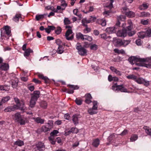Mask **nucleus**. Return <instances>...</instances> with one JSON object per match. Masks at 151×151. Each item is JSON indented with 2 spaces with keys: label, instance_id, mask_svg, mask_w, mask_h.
Masks as SVG:
<instances>
[{
  "label": "nucleus",
  "instance_id": "09e8293b",
  "mask_svg": "<svg viewBox=\"0 0 151 151\" xmlns=\"http://www.w3.org/2000/svg\"><path fill=\"white\" fill-rule=\"evenodd\" d=\"M56 44L58 46L62 45H65V44L63 43L61 41L60 39H57L56 40Z\"/></svg>",
  "mask_w": 151,
  "mask_h": 151
},
{
  "label": "nucleus",
  "instance_id": "49530a36",
  "mask_svg": "<svg viewBox=\"0 0 151 151\" xmlns=\"http://www.w3.org/2000/svg\"><path fill=\"white\" fill-rule=\"evenodd\" d=\"M10 99V97L9 96H6L3 98L1 99L2 101L4 103L8 101Z\"/></svg>",
  "mask_w": 151,
  "mask_h": 151
},
{
  "label": "nucleus",
  "instance_id": "680f3d73",
  "mask_svg": "<svg viewBox=\"0 0 151 151\" xmlns=\"http://www.w3.org/2000/svg\"><path fill=\"white\" fill-rule=\"evenodd\" d=\"M38 77L40 78L43 79L45 81L46 80L47 78L46 77H44L43 75L41 74H39L38 75Z\"/></svg>",
  "mask_w": 151,
  "mask_h": 151
},
{
  "label": "nucleus",
  "instance_id": "69168bd1",
  "mask_svg": "<svg viewBox=\"0 0 151 151\" xmlns=\"http://www.w3.org/2000/svg\"><path fill=\"white\" fill-rule=\"evenodd\" d=\"M114 2V0H110L109 4L107 7H109V9H111L113 7V3Z\"/></svg>",
  "mask_w": 151,
  "mask_h": 151
},
{
  "label": "nucleus",
  "instance_id": "f704fd0d",
  "mask_svg": "<svg viewBox=\"0 0 151 151\" xmlns=\"http://www.w3.org/2000/svg\"><path fill=\"white\" fill-rule=\"evenodd\" d=\"M14 144V145H17L19 146H21L24 145V143L23 141L18 140L15 142Z\"/></svg>",
  "mask_w": 151,
  "mask_h": 151
},
{
  "label": "nucleus",
  "instance_id": "473e14b6",
  "mask_svg": "<svg viewBox=\"0 0 151 151\" xmlns=\"http://www.w3.org/2000/svg\"><path fill=\"white\" fill-rule=\"evenodd\" d=\"M96 110H94L93 108L89 109L88 110V113L91 115H93L94 114H96L97 113Z\"/></svg>",
  "mask_w": 151,
  "mask_h": 151
},
{
  "label": "nucleus",
  "instance_id": "393cba45",
  "mask_svg": "<svg viewBox=\"0 0 151 151\" xmlns=\"http://www.w3.org/2000/svg\"><path fill=\"white\" fill-rule=\"evenodd\" d=\"M91 22V19H87L86 18H84L82 20V23L83 26H87L86 23H89Z\"/></svg>",
  "mask_w": 151,
  "mask_h": 151
},
{
  "label": "nucleus",
  "instance_id": "20e7f679",
  "mask_svg": "<svg viewBox=\"0 0 151 151\" xmlns=\"http://www.w3.org/2000/svg\"><path fill=\"white\" fill-rule=\"evenodd\" d=\"M111 89L116 92L120 91L122 92H129L127 89L123 86V85H117L116 83L115 84L112 86Z\"/></svg>",
  "mask_w": 151,
  "mask_h": 151
},
{
  "label": "nucleus",
  "instance_id": "c756f323",
  "mask_svg": "<svg viewBox=\"0 0 151 151\" xmlns=\"http://www.w3.org/2000/svg\"><path fill=\"white\" fill-rule=\"evenodd\" d=\"M84 35H83L81 32H78L76 34V37L78 39H81L82 40H84Z\"/></svg>",
  "mask_w": 151,
  "mask_h": 151
},
{
  "label": "nucleus",
  "instance_id": "7ed1b4c3",
  "mask_svg": "<svg viewBox=\"0 0 151 151\" xmlns=\"http://www.w3.org/2000/svg\"><path fill=\"white\" fill-rule=\"evenodd\" d=\"M40 92L38 91H34L33 93L31 94V99L30 101L29 106L31 108L33 107L36 103L38 99L40 97Z\"/></svg>",
  "mask_w": 151,
  "mask_h": 151
},
{
  "label": "nucleus",
  "instance_id": "1a4fd4ad",
  "mask_svg": "<svg viewBox=\"0 0 151 151\" xmlns=\"http://www.w3.org/2000/svg\"><path fill=\"white\" fill-rule=\"evenodd\" d=\"M73 32L71 29H68L66 32L65 37L66 39L68 40H70L73 38V35L72 34Z\"/></svg>",
  "mask_w": 151,
  "mask_h": 151
},
{
  "label": "nucleus",
  "instance_id": "13d9d810",
  "mask_svg": "<svg viewBox=\"0 0 151 151\" xmlns=\"http://www.w3.org/2000/svg\"><path fill=\"white\" fill-rule=\"evenodd\" d=\"M8 88H7L6 86H3L0 85V91H7Z\"/></svg>",
  "mask_w": 151,
  "mask_h": 151
},
{
  "label": "nucleus",
  "instance_id": "9d476101",
  "mask_svg": "<svg viewBox=\"0 0 151 151\" xmlns=\"http://www.w3.org/2000/svg\"><path fill=\"white\" fill-rule=\"evenodd\" d=\"M36 146L35 148V151H43L45 150V146L42 142H39Z\"/></svg>",
  "mask_w": 151,
  "mask_h": 151
},
{
  "label": "nucleus",
  "instance_id": "aec40b11",
  "mask_svg": "<svg viewBox=\"0 0 151 151\" xmlns=\"http://www.w3.org/2000/svg\"><path fill=\"white\" fill-rule=\"evenodd\" d=\"M33 52L32 50L30 48L26 50L24 52V55L25 57H27L29 56L31 53Z\"/></svg>",
  "mask_w": 151,
  "mask_h": 151
},
{
  "label": "nucleus",
  "instance_id": "864d4df0",
  "mask_svg": "<svg viewBox=\"0 0 151 151\" xmlns=\"http://www.w3.org/2000/svg\"><path fill=\"white\" fill-rule=\"evenodd\" d=\"M143 6L145 9H147L149 6V4L147 3H143L142 5L141 6L139 7V9L141 10H142V9L141 8V7Z\"/></svg>",
  "mask_w": 151,
  "mask_h": 151
},
{
  "label": "nucleus",
  "instance_id": "a19ab883",
  "mask_svg": "<svg viewBox=\"0 0 151 151\" xmlns=\"http://www.w3.org/2000/svg\"><path fill=\"white\" fill-rule=\"evenodd\" d=\"M131 42L130 40H123V46L124 47H126Z\"/></svg>",
  "mask_w": 151,
  "mask_h": 151
},
{
  "label": "nucleus",
  "instance_id": "39448f33",
  "mask_svg": "<svg viewBox=\"0 0 151 151\" xmlns=\"http://www.w3.org/2000/svg\"><path fill=\"white\" fill-rule=\"evenodd\" d=\"M76 48L78 50V52L80 55L81 56L86 55L87 50L82 47L80 43H77L76 45Z\"/></svg>",
  "mask_w": 151,
  "mask_h": 151
},
{
  "label": "nucleus",
  "instance_id": "bf43d9fd",
  "mask_svg": "<svg viewBox=\"0 0 151 151\" xmlns=\"http://www.w3.org/2000/svg\"><path fill=\"white\" fill-rule=\"evenodd\" d=\"M97 46L95 44H93L90 46V49L91 50H96L97 49Z\"/></svg>",
  "mask_w": 151,
  "mask_h": 151
},
{
  "label": "nucleus",
  "instance_id": "052dcab7",
  "mask_svg": "<svg viewBox=\"0 0 151 151\" xmlns=\"http://www.w3.org/2000/svg\"><path fill=\"white\" fill-rule=\"evenodd\" d=\"M27 88L28 89L31 91H33L35 88L34 86L30 85H28Z\"/></svg>",
  "mask_w": 151,
  "mask_h": 151
},
{
  "label": "nucleus",
  "instance_id": "79ce46f5",
  "mask_svg": "<svg viewBox=\"0 0 151 151\" xmlns=\"http://www.w3.org/2000/svg\"><path fill=\"white\" fill-rule=\"evenodd\" d=\"M93 106L92 108L94 110H97V102L96 101H94L93 102Z\"/></svg>",
  "mask_w": 151,
  "mask_h": 151
},
{
  "label": "nucleus",
  "instance_id": "0eeeda50",
  "mask_svg": "<svg viewBox=\"0 0 151 151\" xmlns=\"http://www.w3.org/2000/svg\"><path fill=\"white\" fill-rule=\"evenodd\" d=\"M58 133V132L57 130H54L50 134V136L49 137V139L50 143L52 145L55 144V136Z\"/></svg>",
  "mask_w": 151,
  "mask_h": 151
},
{
  "label": "nucleus",
  "instance_id": "774afa93",
  "mask_svg": "<svg viewBox=\"0 0 151 151\" xmlns=\"http://www.w3.org/2000/svg\"><path fill=\"white\" fill-rule=\"evenodd\" d=\"M136 43L137 45H140L142 44L141 40L140 39H138L136 41Z\"/></svg>",
  "mask_w": 151,
  "mask_h": 151
},
{
  "label": "nucleus",
  "instance_id": "e433bc0d",
  "mask_svg": "<svg viewBox=\"0 0 151 151\" xmlns=\"http://www.w3.org/2000/svg\"><path fill=\"white\" fill-rule=\"evenodd\" d=\"M64 51L62 45L58 46L57 52L59 54H61Z\"/></svg>",
  "mask_w": 151,
  "mask_h": 151
},
{
  "label": "nucleus",
  "instance_id": "e2e57ef3",
  "mask_svg": "<svg viewBox=\"0 0 151 151\" xmlns=\"http://www.w3.org/2000/svg\"><path fill=\"white\" fill-rule=\"evenodd\" d=\"M68 86H69L70 88H73V89H77L79 87L77 86H74L73 85H69Z\"/></svg>",
  "mask_w": 151,
  "mask_h": 151
},
{
  "label": "nucleus",
  "instance_id": "f8f14e48",
  "mask_svg": "<svg viewBox=\"0 0 151 151\" xmlns=\"http://www.w3.org/2000/svg\"><path fill=\"white\" fill-rule=\"evenodd\" d=\"M116 35L119 37H125L127 35V30L125 29L119 30L117 32Z\"/></svg>",
  "mask_w": 151,
  "mask_h": 151
},
{
  "label": "nucleus",
  "instance_id": "2eb2a0df",
  "mask_svg": "<svg viewBox=\"0 0 151 151\" xmlns=\"http://www.w3.org/2000/svg\"><path fill=\"white\" fill-rule=\"evenodd\" d=\"M80 118V116L78 115L75 114L72 116V120L75 124H78V119Z\"/></svg>",
  "mask_w": 151,
  "mask_h": 151
},
{
  "label": "nucleus",
  "instance_id": "4be33fe9",
  "mask_svg": "<svg viewBox=\"0 0 151 151\" xmlns=\"http://www.w3.org/2000/svg\"><path fill=\"white\" fill-rule=\"evenodd\" d=\"M9 68V65L8 64L4 63L2 64L1 65L0 68L4 70H7Z\"/></svg>",
  "mask_w": 151,
  "mask_h": 151
},
{
  "label": "nucleus",
  "instance_id": "338daca9",
  "mask_svg": "<svg viewBox=\"0 0 151 151\" xmlns=\"http://www.w3.org/2000/svg\"><path fill=\"white\" fill-rule=\"evenodd\" d=\"M67 4L64 0H62L61 2V6L63 7H66L67 6Z\"/></svg>",
  "mask_w": 151,
  "mask_h": 151
},
{
  "label": "nucleus",
  "instance_id": "6e6d98bb",
  "mask_svg": "<svg viewBox=\"0 0 151 151\" xmlns=\"http://www.w3.org/2000/svg\"><path fill=\"white\" fill-rule=\"evenodd\" d=\"M64 22L65 24H68L70 23V20L67 18H65Z\"/></svg>",
  "mask_w": 151,
  "mask_h": 151
},
{
  "label": "nucleus",
  "instance_id": "f3484780",
  "mask_svg": "<svg viewBox=\"0 0 151 151\" xmlns=\"http://www.w3.org/2000/svg\"><path fill=\"white\" fill-rule=\"evenodd\" d=\"M21 18V14H17L15 16H14L13 18V20L16 22H18L19 21V19Z\"/></svg>",
  "mask_w": 151,
  "mask_h": 151
},
{
  "label": "nucleus",
  "instance_id": "c9c22d12",
  "mask_svg": "<svg viewBox=\"0 0 151 151\" xmlns=\"http://www.w3.org/2000/svg\"><path fill=\"white\" fill-rule=\"evenodd\" d=\"M116 45L117 46H123V40L120 39H117L116 41Z\"/></svg>",
  "mask_w": 151,
  "mask_h": 151
},
{
  "label": "nucleus",
  "instance_id": "37998d69",
  "mask_svg": "<svg viewBox=\"0 0 151 151\" xmlns=\"http://www.w3.org/2000/svg\"><path fill=\"white\" fill-rule=\"evenodd\" d=\"M75 129L71 128L70 130L66 131L65 132V136H67L69 134L71 133H76V132L72 130L73 129Z\"/></svg>",
  "mask_w": 151,
  "mask_h": 151
},
{
  "label": "nucleus",
  "instance_id": "58836bf2",
  "mask_svg": "<svg viewBox=\"0 0 151 151\" xmlns=\"http://www.w3.org/2000/svg\"><path fill=\"white\" fill-rule=\"evenodd\" d=\"M93 39L91 37L87 35H84V40H87L89 41H91Z\"/></svg>",
  "mask_w": 151,
  "mask_h": 151
},
{
  "label": "nucleus",
  "instance_id": "c85d7f7f",
  "mask_svg": "<svg viewBox=\"0 0 151 151\" xmlns=\"http://www.w3.org/2000/svg\"><path fill=\"white\" fill-rule=\"evenodd\" d=\"M116 135L115 134H113L110 135L108 138V140L109 142H111L113 139L116 137Z\"/></svg>",
  "mask_w": 151,
  "mask_h": 151
},
{
  "label": "nucleus",
  "instance_id": "dca6fc26",
  "mask_svg": "<svg viewBox=\"0 0 151 151\" xmlns=\"http://www.w3.org/2000/svg\"><path fill=\"white\" fill-rule=\"evenodd\" d=\"M32 119L34 120V121L37 123H40L42 124L44 123V120L39 117L36 118L33 117Z\"/></svg>",
  "mask_w": 151,
  "mask_h": 151
},
{
  "label": "nucleus",
  "instance_id": "423d86ee",
  "mask_svg": "<svg viewBox=\"0 0 151 151\" xmlns=\"http://www.w3.org/2000/svg\"><path fill=\"white\" fill-rule=\"evenodd\" d=\"M135 82L139 84H144L146 86H148L150 84L149 81L141 77H137Z\"/></svg>",
  "mask_w": 151,
  "mask_h": 151
},
{
  "label": "nucleus",
  "instance_id": "5701e85b",
  "mask_svg": "<svg viewBox=\"0 0 151 151\" xmlns=\"http://www.w3.org/2000/svg\"><path fill=\"white\" fill-rule=\"evenodd\" d=\"M100 144V140L98 138L93 140L92 145L95 147H97Z\"/></svg>",
  "mask_w": 151,
  "mask_h": 151
},
{
  "label": "nucleus",
  "instance_id": "bb28decb",
  "mask_svg": "<svg viewBox=\"0 0 151 151\" xmlns=\"http://www.w3.org/2000/svg\"><path fill=\"white\" fill-rule=\"evenodd\" d=\"M47 15L46 14H37L36 16L35 19L37 21H39L40 19H43L44 16Z\"/></svg>",
  "mask_w": 151,
  "mask_h": 151
},
{
  "label": "nucleus",
  "instance_id": "6e6552de",
  "mask_svg": "<svg viewBox=\"0 0 151 151\" xmlns=\"http://www.w3.org/2000/svg\"><path fill=\"white\" fill-rule=\"evenodd\" d=\"M47 126L46 125L43 126L41 129V131L44 132H46L49 131L52 128L53 125V123L52 121H50V123L47 124Z\"/></svg>",
  "mask_w": 151,
  "mask_h": 151
},
{
  "label": "nucleus",
  "instance_id": "c03bdc74",
  "mask_svg": "<svg viewBox=\"0 0 151 151\" xmlns=\"http://www.w3.org/2000/svg\"><path fill=\"white\" fill-rule=\"evenodd\" d=\"M149 20L148 19L145 20L142 19L141 21V23L143 25H146L148 24Z\"/></svg>",
  "mask_w": 151,
  "mask_h": 151
},
{
  "label": "nucleus",
  "instance_id": "de8ad7c7",
  "mask_svg": "<svg viewBox=\"0 0 151 151\" xmlns=\"http://www.w3.org/2000/svg\"><path fill=\"white\" fill-rule=\"evenodd\" d=\"M41 106L44 109L46 108L47 106V104L45 101H42L41 103Z\"/></svg>",
  "mask_w": 151,
  "mask_h": 151
},
{
  "label": "nucleus",
  "instance_id": "f03ea898",
  "mask_svg": "<svg viewBox=\"0 0 151 151\" xmlns=\"http://www.w3.org/2000/svg\"><path fill=\"white\" fill-rule=\"evenodd\" d=\"M13 118L15 122H18L20 125H24L27 122L26 118L22 117L20 114L17 112L13 115Z\"/></svg>",
  "mask_w": 151,
  "mask_h": 151
},
{
  "label": "nucleus",
  "instance_id": "4468645a",
  "mask_svg": "<svg viewBox=\"0 0 151 151\" xmlns=\"http://www.w3.org/2000/svg\"><path fill=\"white\" fill-rule=\"evenodd\" d=\"M18 79L16 78L14 80H11L10 83L13 88H16L18 86Z\"/></svg>",
  "mask_w": 151,
  "mask_h": 151
},
{
  "label": "nucleus",
  "instance_id": "72a5a7b5",
  "mask_svg": "<svg viewBox=\"0 0 151 151\" xmlns=\"http://www.w3.org/2000/svg\"><path fill=\"white\" fill-rule=\"evenodd\" d=\"M98 23L103 26H105L106 24V21L105 19H99L98 20Z\"/></svg>",
  "mask_w": 151,
  "mask_h": 151
},
{
  "label": "nucleus",
  "instance_id": "9b49d317",
  "mask_svg": "<svg viewBox=\"0 0 151 151\" xmlns=\"http://www.w3.org/2000/svg\"><path fill=\"white\" fill-rule=\"evenodd\" d=\"M14 105L16 109H19L22 111L26 109L24 103L23 101H20L19 104H17V105Z\"/></svg>",
  "mask_w": 151,
  "mask_h": 151
},
{
  "label": "nucleus",
  "instance_id": "3c124183",
  "mask_svg": "<svg viewBox=\"0 0 151 151\" xmlns=\"http://www.w3.org/2000/svg\"><path fill=\"white\" fill-rule=\"evenodd\" d=\"M99 37L101 38L104 40L107 39L106 34L105 33L100 34L99 35Z\"/></svg>",
  "mask_w": 151,
  "mask_h": 151
},
{
  "label": "nucleus",
  "instance_id": "4d7b16f0",
  "mask_svg": "<svg viewBox=\"0 0 151 151\" xmlns=\"http://www.w3.org/2000/svg\"><path fill=\"white\" fill-rule=\"evenodd\" d=\"M61 32V29L60 27L57 28L56 30H55V33L57 35L59 34Z\"/></svg>",
  "mask_w": 151,
  "mask_h": 151
},
{
  "label": "nucleus",
  "instance_id": "7c9ffc66",
  "mask_svg": "<svg viewBox=\"0 0 151 151\" xmlns=\"http://www.w3.org/2000/svg\"><path fill=\"white\" fill-rule=\"evenodd\" d=\"M127 78L129 79H132L135 81L137 76L133 74H130L127 76Z\"/></svg>",
  "mask_w": 151,
  "mask_h": 151
},
{
  "label": "nucleus",
  "instance_id": "a211bd4d",
  "mask_svg": "<svg viewBox=\"0 0 151 151\" xmlns=\"http://www.w3.org/2000/svg\"><path fill=\"white\" fill-rule=\"evenodd\" d=\"M150 15V13L148 12H142L140 13V15H138L139 17H149Z\"/></svg>",
  "mask_w": 151,
  "mask_h": 151
},
{
  "label": "nucleus",
  "instance_id": "603ef678",
  "mask_svg": "<svg viewBox=\"0 0 151 151\" xmlns=\"http://www.w3.org/2000/svg\"><path fill=\"white\" fill-rule=\"evenodd\" d=\"M135 33V32L134 31H129L128 32L127 31V34L130 37L132 36Z\"/></svg>",
  "mask_w": 151,
  "mask_h": 151
},
{
  "label": "nucleus",
  "instance_id": "cd10ccee",
  "mask_svg": "<svg viewBox=\"0 0 151 151\" xmlns=\"http://www.w3.org/2000/svg\"><path fill=\"white\" fill-rule=\"evenodd\" d=\"M4 29L5 30L6 33V35H9L11 33V30L10 27L8 26H5L4 27Z\"/></svg>",
  "mask_w": 151,
  "mask_h": 151
},
{
  "label": "nucleus",
  "instance_id": "6ab92c4d",
  "mask_svg": "<svg viewBox=\"0 0 151 151\" xmlns=\"http://www.w3.org/2000/svg\"><path fill=\"white\" fill-rule=\"evenodd\" d=\"M110 69L113 72H114L118 76H121L122 75V73L120 71L117 70L114 67L111 66L110 67Z\"/></svg>",
  "mask_w": 151,
  "mask_h": 151
},
{
  "label": "nucleus",
  "instance_id": "2f4dec72",
  "mask_svg": "<svg viewBox=\"0 0 151 151\" xmlns=\"http://www.w3.org/2000/svg\"><path fill=\"white\" fill-rule=\"evenodd\" d=\"M139 38H143L146 37L145 32H141L137 34Z\"/></svg>",
  "mask_w": 151,
  "mask_h": 151
},
{
  "label": "nucleus",
  "instance_id": "5fc2aeb1",
  "mask_svg": "<svg viewBox=\"0 0 151 151\" xmlns=\"http://www.w3.org/2000/svg\"><path fill=\"white\" fill-rule=\"evenodd\" d=\"M75 101L78 105H81L82 104V101L81 99H76Z\"/></svg>",
  "mask_w": 151,
  "mask_h": 151
},
{
  "label": "nucleus",
  "instance_id": "0e129e2a",
  "mask_svg": "<svg viewBox=\"0 0 151 151\" xmlns=\"http://www.w3.org/2000/svg\"><path fill=\"white\" fill-rule=\"evenodd\" d=\"M84 26L86 27V29L84 30V32L85 33H86L90 32L91 29L90 28L88 27L87 25Z\"/></svg>",
  "mask_w": 151,
  "mask_h": 151
},
{
  "label": "nucleus",
  "instance_id": "f257e3e1",
  "mask_svg": "<svg viewBox=\"0 0 151 151\" xmlns=\"http://www.w3.org/2000/svg\"><path fill=\"white\" fill-rule=\"evenodd\" d=\"M128 60L132 65L135 64L139 66H145L143 63L147 62L151 64V56L146 58H140L139 57L132 56L129 58Z\"/></svg>",
  "mask_w": 151,
  "mask_h": 151
},
{
  "label": "nucleus",
  "instance_id": "b1692460",
  "mask_svg": "<svg viewBox=\"0 0 151 151\" xmlns=\"http://www.w3.org/2000/svg\"><path fill=\"white\" fill-rule=\"evenodd\" d=\"M125 13L126 15L129 17H133L135 16V13L132 11L126 12Z\"/></svg>",
  "mask_w": 151,
  "mask_h": 151
},
{
  "label": "nucleus",
  "instance_id": "412c9836",
  "mask_svg": "<svg viewBox=\"0 0 151 151\" xmlns=\"http://www.w3.org/2000/svg\"><path fill=\"white\" fill-rule=\"evenodd\" d=\"M15 109L14 105L12 106H8L4 110V111L5 112H11L12 111H14Z\"/></svg>",
  "mask_w": 151,
  "mask_h": 151
},
{
  "label": "nucleus",
  "instance_id": "ddd939ff",
  "mask_svg": "<svg viewBox=\"0 0 151 151\" xmlns=\"http://www.w3.org/2000/svg\"><path fill=\"white\" fill-rule=\"evenodd\" d=\"M116 28L115 27H109L106 29V32L109 34H112L115 33L116 31Z\"/></svg>",
  "mask_w": 151,
  "mask_h": 151
},
{
  "label": "nucleus",
  "instance_id": "a878e982",
  "mask_svg": "<svg viewBox=\"0 0 151 151\" xmlns=\"http://www.w3.org/2000/svg\"><path fill=\"white\" fill-rule=\"evenodd\" d=\"M143 129L145 130V132L148 135L151 137V129H149V127L145 126L143 127Z\"/></svg>",
  "mask_w": 151,
  "mask_h": 151
},
{
  "label": "nucleus",
  "instance_id": "a18cd8bd",
  "mask_svg": "<svg viewBox=\"0 0 151 151\" xmlns=\"http://www.w3.org/2000/svg\"><path fill=\"white\" fill-rule=\"evenodd\" d=\"M118 20L124 21L126 19V17L125 16L121 15L118 17Z\"/></svg>",
  "mask_w": 151,
  "mask_h": 151
},
{
  "label": "nucleus",
  "instance_id": "8fccbe9b",
  "mask_svg": "<svg viewBox=\"0 0 151 151\" xmlns=\"http://www.w3.org/2000/svg\"><path fill=\"white\" fill-rule=\"evenodd\" d=\"M145 32L146 37H150L151 36V29L147 30Z\"/></svg>",
  "mask_w": 151,
  "mask_h": 151
},
{
  "label": "nucleus",
  "instance_id": "4c0bfd02",
  "mask_svg": "<svg viewBox=\"0 0 151 151\" xmlns=\"http://www.w3.org/2000/svg\"><path fill=\"white\" fill-rule=\"evenodd\" d=\"M138 138V136L136 134H133L132 135L130 138L131 142H133L136 141Z\"/></svg>",
  "mask_w": 151,
  "mask_h": 151
},
{
  "label": "nucleus",
  "instance_id": "ea45409f",
  "mask_svg": "<svg viewBox=\"0 0 151 151\" xmlns=\"http://www.w3.org/2000/svg\"><path fill=\"white\" fill-rule=\"evenodd\" d=\"M114 51L118 54H124L125 53V51L123 49L119 50L117 49H115L114 50Z\"/></svg>",
  "mask_w": 151,
  "mask_h": 151
}]
</instances>
